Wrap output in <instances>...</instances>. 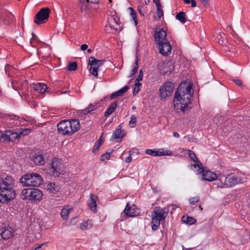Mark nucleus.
<instances>
[{"mask_svg":"<svg viewBox=\"0 0 250 250\" xmlns=\"http://www.w3.org/2000/svg\"><path fill=\"white\" fill-rule=\"evenodd\" d=\"M14 179L10 176L0 179V203H6L16 197Z\"/></svg>","mask_w":250,"mask_h":250,"instance_id":"f257e3e1","label":"nucleus"},{"mask_svg":"<svg viewBox=\"0 0 250 250\" xmlns=\"http://www.w3.org/2000/svg\"><path fill=\"white\" fill-rule=\"evenodd\" d=\"M58 132L62 135H72L80 128L79 120H63L57 125Z\"/></svg>","mask_w":250,"mask_h":250,"instance_id":"f03ea898","label":"nucleus"},{"mask_svg":"<svg viewBox=\"0 0 250 250\" xmlns=\"http://www.w3.org/2000/svg\"><path fill=\"white\" fill-rule=\"evenodd\" d=\"M173 103L174 108L177 112H185L189 108V104H191V96L188 94H184L181 92L176 91Z\"/></svg>","mask_w":250,"mask_h":250,"instance_id":"7ed1b4c3","label":"nucleus"},{"mask_svg":"<svg viewBox=\"0 0 250 250\" xmlns=\"http://www.w3.org/2000/svg\"><path fill=\"white\" fill-rule=\"evenodd\" d=\"M20 195L23 200H28L36 202L42 199L43 194L38 188H27L22 190Z\"/></svg>","mask_w":250,"mask_h":250,"instance_id":"20e7f679","label":"nucleus"},{"mask_svg":"<svg viewBox=\"0 0 250 250\" xmlns=\"http://www.w3.org/2000/svg\"><path fill=\"white\" fill-rule=\"evenodd\" d=\"M20 181L23 186L38 187L42 183V178L38 173H31L23 175Z\"/></svg>","mask_w":250,"mask_h":250,"instance_id":"39448f33","label":"nucleus"},{"mask_svg":"<svg viewBox=\"0 0 250 250\" xmlns=\"http://www.w3.org/2000/svg\"><path fill=\"white\" fill-rule=\"evenodd\" d=\"M225 180L227 188L233 187L244 182L243 178L236 176L233 173L225 176Z\"/></svg>","mask_w":250,"mask_h":250,"instance_id":"423d86ee","label":"nucleus"},{"mask_svg":"<svg viewBox=\"0 0 250 250\" xmlns=\"http://www.w3.org/2000/svg\"><path fill=\"white\" fill-rule=\"evenodd\" d=\"M50 12V10L48 8L41 9L35 16V23L40 25L45 22V21L49 18Z\"/></svg>","mask_w":250,"mask_h":250,"instance_id":"0eeeda50","label":"nucleus"},{"mask_svg":"<svg viewBox=\"0 0 250 250\" xmlns=\"http://www.w3.org/2000/svg\"><path fill=\"white\" fill-rule=\"evenodd\" d=\"M174 86L169 82H165L159 89L160 95L162 98L165 99L172 95Z\"/></svg>","mask_w":250,"mask_h":250,"instance_id":"6e6552de","label":"nucleus"},{"mask_svg":"<svg viewBox=\"0 0 250 250\" xmlns=\"http://www.w3.org/2000/svg\"><path fill=\"white\" fill-rule=\"evenodd\" d=\"M62 164L58 159L54 158L52 159L51 167L50 168V173L55 177H58L62 172L61 169Z\"/></svg>","mask_w":250,"mask_h":250,"instance_id":"1a4fd4ad","label":"nucleus"},{"mask_svg":"<svg viewBox=\"0 0 250 250\" xmlns=\"http://www.w3.org/2000/svg\"><path fill=\"white\" fill-rule=\"evenodd\" d=\"M102 61L96 59L94 57H89L88 64L90 65L89 71L91 74L95 76H98V70Z\"/></svg>","mask_w":250,"mask_h":250,"instance_id":"9d476101","label":"nucleus"},{"mask_svg":"<svg viewBox=\"0 0 250 250\" xmlns=\"http://www.w3.org/2000/svg\"><path fill=\"white\" fill-rule=\"evenodd\" d=\"M29 128H26L18 133L12 130H6V143L9 142H15L18 141L21 137V134H24V132L29 131ZM25 133H24L25 134Z\"/></svg>","mask_w":250,"mask_h":250,"instance_id":"9b49d317","label":"nucleus"},{"mask_svg":"<svg viewBox=\"0 0 250 250\" xmlns=\"http://www.w3.org/2000/svg\"><path fill=\"white\" fill-rule=\"evenodd\" d=\"M197 173H202V179L208 181L215 180V179L217 177L216 173L210 170H205L202 167V166L199 167Z\"/></svg>","mask_w":250,"mask_h":250,"instance_id":"f8f14e48","label":"nucleus"},{"mask_svg":"<svg viewBox=\"0 0 250 250\" xmlns=\"http://www.w3.org/2000/svg\"><path fill=\"white\" fill-rule=\"evenodd\" d=\"M145 152L146 154L152 156H170L172 152L169 150L165 151L163 148L160 149H147Z\"/></svg>","mask_w":250,"mask_h":250,"instance_id":"ddd939ff","label":"nucleus"},{"mask_svg":"<svg viewBox=\"0 0 250 250\" xmlns=\"http://www.w3.org/2000/svg\"><path fill=\"white\" fill-rule=\"evenodd\" d=\"M168 213V209L162 208L160 207H156L152 212L151 215L158 219H160V220L163 221L167 217Z\"/></svg>","mask_w":250,"mask_h":250,"instance_id":"4468645a","label":"nucleus"},{"mask_svg":"<svg viewBox=\"0 0 250 250\" xmlns=\"http://www.w3.org/2000/svg\"><path fill=\"white\" fill-rule=\"evenodd\" d=\"M158 68L161 73L167 74L171 72L174 69L173 64L169 61H165L159 64Z\"/></svg>","mask_w":250,"mask_h":250,"instance_id":"2eb2a0df","label":"nucleus"},{"mask_svg":"<svg viewBox=\"0 0 250 250\" xmlns=\"http://www.w3.org/2000/svg\"><path fill=\"white\" fill-rule=\"evenodd\" d=\"M0 13V18L4 21L5 24H10L14 22V15L11 12L1 9Z\"/></svg>","mask_w":250,"mask_h":250,"instance_id":"dca6fc26","label":"nucleus"},{"mask_svg":"<svg viewBox=\"0 0 250 250\" xmlns=\"http://www.w3.org/2000/svg\"><path fill=\"white\" fill-rule=\"evenodd\" d=\"M159 52L164 56H168L171 52V46L168 41L158 43Z\"/></svg>","mask_w":250,"mask_h":250,"instance_id":"f3484780","label":"nucleus"},{"mask_svg":"<svg viewBox=\"0 0 250 250\" xmlns=\"http://www.w3.org/2000/svg\"><path fill=\"white\" fill-rule=\"evenodd\" d=\"M14 233L13 229L9 226L2 225L0 227V234L3 239H8L11 238Z\"/></svg>","mask_w":250,"mask_h":250,"instance_id":"a211bd4d","label":"nucleus"},{"mask_svg":"<svg viewBox=\"0 0 250 250\" xmlns=\"http://www.w3.org/2000/svg\"><path fill=\"white\" fill-rule=\"evenodd\" d=\"M166 31L163 29H159L158 31H156L154 34V39L155 42L158 44L164 42H166L167 39Z\"/></svg>","mask_w":250,"mask_h":250,"instance_id":"6ab92c4d","label":"nucleus"},{"mask_svg":"<svg viewBox=\"0 0 250 250\" xmlns=\"http://www.w3.org/2000/svg\"><path fill=\"white\" fill-rule=\"evenodd\" d=\"M45 189L50 193L57 195L61 189L60 185L56 183H49L47 184Z\"/></svg>","mask_w":250,"mask_h":250,"instance_id":"aec40b11","label":"nucleus"},{"mask_svg":"<svg viewBox=\"0 0 250 250\" xmlns=\"http://www.w3.org/2000/svg\"><path fill=\"white\" fill-rule=\"evenodd\" d=\"M107 25L111 29L117 30V26L119 23V18L115 15L110 16L108 18Z\"/></svg>","mask_w":250,"mask_h":250,"instance_id":"412c9836","label":"nucleus"},{"mask_svg":"<svg viewBox=\"0 0 250 250\" xmlns=\"http://www.w3.org/2000/svg\"><path fill=\"white\" fill-rule=\"evenodd\" d=\"M215 182L213 183L214 185L217 186L218 188H227V187L226 186L225 184V175H219L217 176V177L216 179H215Z\"/></svg>","mask_w":250,"mask_h":250,"instance_id":"4be33fe9","label":"nucleus"},{"mask_svg":"<svg viewBox=\"0 0 250 250\" xmlns=\"http://www.w3.org/2000/svg\"><path fill=\"white\" fill-rule=\"evenodd\" d=\"M124 212L125 215L130 217H134L136 215L135 208L131 207L129 203H127Z\"/></svg>","mask_w":250,"mask_h":250,"instance_id":"5701e85b","label":"nucleus"},{"mask_svg":"<svg viewBox=\"0 0 250 250\" xmlns=\"http://www.w3.org/2000/svg\"><path fill=\"white\" fill-rule=\"evenodd\" d=\"M96 198L97 197L94 195L92 193H90V200L88 202V205L89 208L94 212L97 211Z\"/></svg>","mask_w":250,"mask_h":250,"instance_id":"b1692460","label":"nucleus"},{"mask_svg":"<svg viewBox=\"0 0 250 250\" xmlns=\"http://www.w3.org/2000/svg\"><path fill=\"white\" fill-rule=\"evenodd\" d=\"M32 88L41 94H43L47 90V86L43 83H38L32 85Z\"/></svg>","mask_w":250,"mask_h":250,"instance_id":"393cba45","label":"nucleus"},{"mask_svg":"<svg viewBox=\"0 0 250 250\" xmlns=\"http://www.w3.org/2000/svg\"><path fill=\"white\" fill-rule=\"evenodd\" d=\"M129 89V86L125 85L119 90L113 92L110 96V99H113L118 96H122Z\"/></svg>","mask_w":250,"mask_h":250,"instance_id":"a878e982","label":"nucleus"},{"mask_svg":"<svg viewBox=\"0 0 250 250\" xmlns=\"http://www.w3.org/2000/svg\"><path fill=\"white\" fill-rule=\"evenodd\" d=\"M33 161L37 165L42 166L45 163V158L42 154H36L33 157Z\"/></svg>","mask_w":250,"mask_h":250,"instance_id":"bb28decb","label":"nucleus"},{"mask_svg":"<svg viewBox=\"0 0 250 250\" xmlns=\"http://www.w3.org/2000/svg\"><path fill=\"white\" fill-rule=\"evenodd\" d=\"M188 155L193 161L196 163V164L192 166L195 168L196 167L199 168V167L202 166V164L199 162L193 151L190 150H188Z\"/></svg>","mask_w":250,"mask_h":250,"instance_id":"cd10ccee","label":"nucleus"},{"mask_svg":"<svg viewBox=\"0 0 250 250\" xmlns=\"http://www.w3.org/2000/svg\"><path fill=\"white\" fill-rule=\"evenodd\" d=\"M176 91L181 92L182 94H189L192 97V86L188 85L185 88L182 87L181 85H180L177 89Z\"/></svg>","mask_w":250,"mask_h":250,"instance_id":"c85d7f7f","label":"nucleus"},{"mask_svg":"<svg viewBox=\"0 0 250 250\" xmlns=\"http://www.w3.org/2000/svg\"><path fill=\"white\" fill-rule=\"evenodd\" d=\"M117 106V102L115 101L110 104L108 108L104 112V116L108 117L111 115L116 109Z\"/></svg>","mask_w":250,"mask_h":250,"instance_id":"c756f323","label":"nucleus"},{"mask_svg":"<svg viewBox=\"0 0 250 250\" xmlns=\"http://www.w3.org/2000/svg\"><path fill=\"white\" fill-rule=\"evenodd\" d=\"M122 130L120 128H116V129L113 132L112 137L110 139L111 141H113L115 139H122L125 134H122Z\"/></svg>","mask_w":250,"mask_h":250,"instance_id":"7c9ffc66","label":"nucleus"},{"mask_svg":"<svg viewBox=\"0 0 250 250\" xmlns=\"http://www.w3.org/2000/svg\"><path fill=\"white\" fill-rule=\"evenodd\" d=\"M151 227L153 231H155L158 229L160 227V222L161 220L160 219H158L155 216L151 215Z\"/></svg>","mask_w":250,"mask_h":250,"instance_id":"2f4dec72","label":"nucleus"},{"mask_svg":"<svg viewBox=\"0 0 250 250\" xmlns=\"http://www.w3.org/2000/svg\"><path fill=\"white\" fill-rule=\"evenodd\" d=\"M97 108V104H89V105L84 109L82 110L81 113L86 115L88 113H89L92 111H94L96 110Z\"/></svg>","mask_w":250,"mask_h":250,"instance_id":"473e14b6","label":"nucleus"},{"mask_svg":"<svg viewBox=\"0 0 250 250\" xmlns=\"http://www.w3.org/2000/svg\"><path fill=\"white\" fill-rule=\"evenodd\" d=\"M182 221L189 225H192L196 223V220L192 217L183 216Z\"/></svg>","mask_w":250,"mask_h":250,"instance_id":"72a5a7b5","label":"nucleus"},{"mask_svg":"<svg viewBox=\"0 0 250 250\" xmlns=\"http://www.w3.org/2000/svg\"><path fill=\"white\" fill-rule=\"evenodd\" d=\"M176 19L179 21L181 23H184L187 21L186 13L184 12H180L176 15Z\"/></svg>","mask_w":250,"mask_h":250,"instance_id":"f704fd0d","label":"nucleus"},{"mask_svg":"<svg viewBox=\"0 0 250 250\" xmlns=\"http://www.w3.org/2000/svg\"><path fill=\"white\" fill-rule=\"evenodd\" d=\"M92 226L91 221L88 220L86 222H84L80 224V228L82 230H86L90 229Z\"/></svg>","mask_w":250,"mask_h":250,"instance_id":"c9c22d12","label":"nucleus"},{"mask_svg":"<svg viewBox=\"0 0 250 250\" xmlns=\"http://www.w3.org/2000/svg\"><path fill=\"white\" fill-rule=\"evenodd\" d=\"M138 62L139 59L138 57H137L134 63H133V67L131 71V74L129 77H132L137 72L138 69Z\"/></svg>","mask_w":250,"mask_h":250,"instance_id":"e433bc0d","label":"nucleus"},{"mask_svg":"<svg viewBox=\"0 0 250 250\" xmlns=\"http://www.w3.org/2000/svg\"><path fill=\"white\" fill-rule=\"evenodd\" d=\"M128 10L130 11V15L133 19L135 25H136L138 23L137 16H136V12L134 10V9L132 7H129Z\"/></svg>","mask_w":250,"mask_h":250,"instance_id":"4c0bfd02","label":"nucleus"},{"mask_svg":"<svg viewBox=\"0 0 250 250\" xmlns=\"http://www.w3.org/2000/svg\"><path fill=\"white\" fill-rule=\"evenodd\" d=\"M71 208H63L62 209L61 215L62 218L63 219L66 220L67 219V216L69 214V211L71 210Z\"/></svg>","mask_w":250,"mask_h":250,"instance_id":"58836bf2","label":"nucleus"},{"mask_svg":"<svg viewBox=\"0 0 250 250\" xmlns=\"http://www.w3.org/2000/svg\"><path fill=\"white\" fill-rule=\"evenodd\" d=\"M137 122V118L135 115H132L131 116L130 120L129 122V125L130 127L133 128L136 126V123Z\"/></svg>","mask_w":250,"mask_h":250,"instance_id":"ea45409f","label":"nucleus"},{"mask_svg":"<svg viewBox=\"0 0 250 250\" xmlns=\"http://www.w3.org/2000/svg\"><path fill=\"white\" fill-rule=\"evenodd\" d=\"M78 65L76 62H70L68 66L67 69L69 71H75L77 68Z\"/></svg>","mask_w":250,"mask_h":250,"instance_id":"a19ab883","label":"nucleus"},{"mask_svg":"<svg viewBox=\"0 0 250 250\" xmlns=\"http://www.w3.org/2000/svg\"><path fill=\"white\" fill-rule=\"evenodd\" d=\"M141 84H142L140 83L135 82V86L134 87L133 92V94L134 95H135L138 93L140 91V86L141 85Z\"/></svg>","mask_w":250,"mask_h":250,"instance_id":"79ce46f5","label":"nucleus"},{"mask_svg":"<svg viewBox=\"0 0 250 250\" xmlns=\"http://www.w3.org/2000/svg\"><path fill=\"white\" fill-rule=\"evenodd\" d=\"M157 14L159 19H160L163 16V11L162 10V5L157 6Z\"/></svg>","mask_w":250,"mask_h":250,"instance_id":"37998d69","label":"nucleus"},{"mask_svg":"<svg viewBox=\"0 0 250 250\" xmlns=\"http://www.w3.org/2000/svg\"><path fill=\"white\" fill-rule=\"evenodd\" d=\"M6 131L3 133L1 131H0V142H6Z\"/></svg>","mask_w":250,"mask_h":250,"instance_id":"c03bdc74","label":"nucleus"},{"mask_svg":"<svg viewBox=\"0 0 250 250\" xmlns=\"http://www.w3.org/2000/svg\"><path fill=\"white\" fill-rule=\"evenodd\" d=\"M200 198L198 196H196L194 197L190 198L189 200V203L191 205H194L196 203L199 201Z\"/></svg>","mask_w":250,"mask_h":250,"instance_id":"a18cd8bd","label":"nucleus"},{"mask_svg":"<svg viewBox=\"0 0 250 250\" xmlns=\"http://www.w3.org/2000/svg\"><path fill=\"white\" fill-rule=\"evenodd\" d=\"M81 8L82 11H86L88 9V6L85 3L84 0H81Z\"/></svg>","mask_w":250,"mask_h":250,"instance_id":"49530a36","label":"nucleus"},{"mask_svg":"<svg viewBox=\"0 0 250 250\" xmlns=\"http://www.w3.org/2000/svg\"><path fill=\"white\" fill-rule=\"evenodd\" d=\"M109 157H110V155L108 153H107L106 152L101 156L100 160L102 161H104L106 160L109 159Z\"/></svg>","mask_w":250,"mask_h":250,"instance_id":"de8ad7c7","label":"nucleus"},{"mask_svg":"<svg viewBox=\"0 0 250 250\" xmlns=\"http://www.w3.org/2000/svg\"><path fill=\"white\" fill-rule=\"evenodd\" d=\"M102 145L101 142H96L95 144L94 148H93V152L96 153L98 151Z\"/></svg>","mask_w":250,"mask_h":250,"instance_id":"09e8293b","label":"nucleus"},{"mask_svg":"<svg viewBox=\"0 0 250 250\" xmlns=\"http://www.w3.org/2000/svg\"><path fill=\"white\" fill-rule=\"evenodd\" d=\"M143 76V70L142 69H141L139 71V75L137 76V78H136V79L135 80V82L140 83V81L142 80Z\"/></svg>","mask_w":250,"mask_h":250,"instance_id":"8fccbe9b","label":"nucleus"},{"mask_svg":"<svg viewBox=\"0 0 250 250\" xmlns=\"http://www.w3.org/2000/svg\"><path fill=\"white\" fill-rule=\"evenodd\" d=\"M220 40L218 41L219 43L222 44L224 42V38L221 35H217V37Z\"/></svg>","mask_w":250,"mask_h":250,"instance_id":"3c124183","label":"nucleus"},{"mask_svg":"<svg viewBox=\"0 0 250 250\" xmlns=\"http://www.w3.org/2000/svg\"><path fill=\"white\" fill-rule=\"evenodd\" d=\"M100 0H86V2L87 3L90 2L91 3L96 4L99 2Z\"/></svg>","mask_w":250,"mask_h":250,"instance_id":"603ef678","label":"nucleus"},{"mask_svg":"<svg viewBox=\"0 0 250 250\" xmlns=\"http://www.w3.org/2000/svg\"><path fill=\"white\" fill-rule=\"evenodd\" d=\"M87 48L88 45L86 44H83L81 46V49L83 51L86 50Z\"/></svg>","mask_w":250,"mask_h":250,"instance_id":"864d4df0","label":"nucleus"},{"mask_svg":"<svg viewBox=\"0 0 250 250\" xmlns=\"http://www.w3.org/2000/svg\"><path fill=\"white\" fill-rule=\"evenodd\" d=\"M234 82L238 85L241 86H242V83L241 81L238 79H234L233 80Z\"/></svg>","mask_w":250,"mask_h":250,"instance_id":"5fc2aeb1","label":"nucleus"},{"mask_svg":"<svg viewBox=\"0 0 250 250\" xmlns=\"http://www.w3.org/2000/svg\"><path fill=\"white\" fill-rule=\"evenodd\" d=\"M137 151L138 150L135 148L131 149L128 152L129 155L131 156L133 154V153H136Z\"/></svg>","mask_w":250,"mask_h":250,"instance_id":"6e6d98bb","label":"nucleus"},{"mask_svg":"<svg viewBox=\"0 0 250 250\" xmlns=\"http://www.w3.org/2000/svg\"><path fill=\"white\" fill-rule=\"evenodd\" d=\"M202 4L204 6H206L208 4V0H199Z\"/></svg>","mask_w":250,"mask_h":250,"instance_id":"4d7b16f0","label":"nucleus"},{"mask_svg":"<svg viewBox=\"0 0 250 250\" xmlns=\"http://www.w3.org/2000/svg\"><path fill=\"white\" fill-rule=\"evenodd\" d=\"M132 159L131 156L129 155V156H128V157L126 158V159H125V162H126V163H130V162H131Z\"/></svg>","mask_w":250,"mask_h":250,"instance_id":"13d9d810","label":"nucleus"},{"mask_svg":"<svg viewBox=\"0 0 250 250\" xmlns=\"http://www.w3.org/2000/svg\"><path fill=\"white\" fill-rule=\"evenodd\" d=\"M10 67H11L10 65H9L8 64L6 65V66L5 67V72L6 73H7L8 75H9L8 71H9V69L10 68Z\"/></svg>","mask_w":250,"mask_h":250,"instance_id":"bf43d9fd","label":"nucleus"},{"mask_svg":"<svg viewBox=\"0 0 250 250\" xmlns=\"http://www.w3.org/2000/svg\"><path fill=\"white\" fill-rule=\"evenodd\" d=\"M190 3L192 7H195L196 6V2L194 0H191Z\"/></svg>","mask_w":250,"mask_h":250,"instance_id":"052dcab7","label":"nucleus"},{"mask_svg":"<svg viewBox=\"0 0 250 250\" xmlns=\"http://www.w3.org/2000/svg\"><path fill=\"white\" fill-rule=\"evenodd\" d=\"M153 2L156 4V6L161 5V3H160V0H153Z\"/></svg>","mask_w":250,"mask_h":250,"instance_id":"680f3d73","label":"nucleus"},{"mask_svg":"<svg viewBox=\"0 0 250 250\" xmlns=\"http://www.w3.org/2000/svg\"><path fill=\"white\" fill-rule=\"evenodd\" d=\"M173 136L176 138H179L180 137V135L179 134V133L177 132H174L173 133Z\"/></svg>","mask_w":250,"mask_h":250,"instance_id":"e2e57ef3","label":"nucleus"},{"mask_svg":"<svg viewBox=\"0 0 250 250\" xmlns=\"http://www.w3.org/2000/svg\"><path fill=\"white\" fill-rule=\"evenodd\" d=\"M44 244H45L44 243H43L41 245H39L38 247H37L35 249V250H39L42 247V246L44 245Z\"/></svg>","mask_w":250,"mask_h":250,"instance_id":"0e129e2a","label":"nucleus"},{"mask_svg":"<svg viewBox=\"0 0 250 250\" xmlns=\"http://www.w3.org/2000/svg\"><path fill=\"white\" fill-rule=\"evenodd\" d=\"M104 139H103V136H101L100 137V138H99V140H98L97 142H101V144H102L103 143V142H104Z\"/></svg>","mask_w":250,"mask_h":250,"instance_id":"69168bd1","label":"nucleus"},{"mask_svg":"<svg viewBox=\"0 0 250 250\" xmlns=\"http://www.w3.org/2000/svg\"><path fill=\"white\" fill-rule=\"evenodd\" d=\"M113 152V149H108L107 151V152L109 153V154L110 155V154L112 153Z\"/></svg>","mask_w":250,"mask_h":250,"instance_id":"338daca9","label":"nucleus"},{"mask_svg":"<svg viewBox=\"0 0 250 250\" xmlns=\"http://www.w3.org/2000/svg\"><path fill=\"white\" fill-rule=\"evenodd\" d=\"M191 0H184V2L186 4H189L190 3Z\"/></svg>","mask_w":250,"mask_h":250,"instance_id":"774afa93","label":"nucleus"}]
</instances>
